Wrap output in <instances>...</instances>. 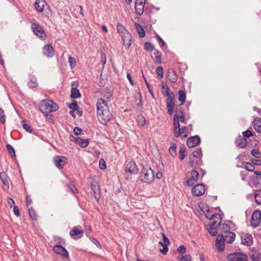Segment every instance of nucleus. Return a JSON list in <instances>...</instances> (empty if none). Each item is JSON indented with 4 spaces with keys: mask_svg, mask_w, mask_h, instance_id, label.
Wrapping results in <instances>:
<instances>
[{
    "mask_svg": "<svg viewBox=\"0 0 261 261\" xmlns=\"http://www.w3.org/2000/svg\"><path fill=\"white\" fill-rule=\"evenodd\" d=\"M97 116L100 123L106 124L112 117V114L110 112L108 103L102 98H98L96 103Z\"/></svg>",
    "mask_w": 261,
    "mask_h": 261,
    "instance_id": "f257e3e1",
    "label": "nucleus"
},
{
    "mask_svg": "<svg viewBox=\"0 0 261 261\" xmlns=\"http://www.w3.org/2000/svg\"><path fill=\"white\" fill-rule=\"evenodd\" d=\"M210 220L213 222L207 226V229L209 233L212 236H215L218 233V225L221 223V218L219 214H212L210 217Z\"/></svg>",
    "mask_w": 261,
    "mask_h": 261,
    "instance_id": "f03ea898",
    "label": "nucleus"
},
{
    "mask_svg": "<svg viewBox=\"0 0 261 261\" xmlns=\"http://www.w3.org/2000/svg\"><path fill=\"white\" fill-rule=\"evenodd\" d=\"M58 108L56 103L50 100H43L40 104V110L44 114L55 112Z\"/></svg>",
    "mask_w": 261,
    "mask_h": 261,
    "instance_id": "7ed1b4c3",
    "label": "nucleus"
},
{
    "mask_svg": "<svg viewBox=\"0 0 261 261\" xmlns=\"http://www.w3.org/2000/svg\"><path fill=\"white\" fill-rule=\"evenodd\" d=\"M154 175L153 170L148 166H143L140 174V179L146 183L151 182L154 179Z\"/></svg>",
    "mask_w": 261,
    "mask_h": 261,
    "instance_id": "20e7f679",
    "label": "nucleus"
},
{
    "mask_svg": "<svg viewBox=\"0 0 261 261\" xmlns=\"http://www.w3.org/2000/svg\"><path fill=\"white\" fill-rule=\"evenodd\" d=\"M31 29L33 33L38 36L41 40H44L46 38V34L42 27L37 23H32Z\"/></svg>",
    "mask_w": 261,
    "mask_h": 261,
    "instance_id": "39448f33",
    "label": "nucleus"
},
{
    "mask_svg": "<svg viewBox=\"0 0 261 261\" xmlns=\"http://www.w3.org/2000/svg\"><path fill=\"white\" fill-rule=\"evenodd\" d=\"M187 176L186 183L188 186H193L197 181L199 177L198 172L195 169L188 172Z\"/></svg>",
    "mask_w": 261,
    "mask_h": 261,
    "instance_id": "423d86ee",
    "label": "nucleus"
},
{
    "mask_svg": "<svg viewBox=\"0 0 261 261\" xmlns=\"http://www.w3.org/2000/svg\"><path fill=\"white\" fill-rule=\"evenodd\" d=\"M228 261H248V257L241 252H235L229 254L227 256Z\"/></svg>",
    "mask_w": 261,
    "mask_h": 261,
    "instance_id": "0eeeda50",
    "label": "nucleus"
},
{
    "mask_svg": "<svg viewBox=\"0 0 261 261\" xmlns=\"http://www.w3.org/2000/svg\"><path fill=\"white\" fill-rule=\"evenodd\" d=\"M175 105V96L173 92H170V95L167 97V108L169 115L173 113V109Z\"/></svg>",
    "mask_w": 261,
    "mask_h": 261,
    "instance_id": "6e6552de",
    "label": "nucleus"
},
{
    "mask_svg": "<svg viewBox=\"0 0 261 261\" xmlns=\"http://www.w3.org/2000/svg\"><path fill=\"white\" fill-rule=\"evenodd\" d=\"M67 163V159L65 156L56 155L54 158V163L59 169H62Z\"/></svg>",
    "mask_w": 261,
    "mask_h": 261,
    "instance_id": "1a4fd4ad",
    "label": "nucleus"
},
{
    "mask_svg": "<svg viewBox=\"0 0 261 261\" xmlns=\"http://www.w3.org/2000/svg\"><path fill=\"white\" fill-rule=\"evenodd\" d=\"M251 224L252 226L257 227L261 222V211L259 210L255 211L251 216Z\"/></svg>",
    "mask_w": 261,
    "mask_h": 261,
    "instance_id": "9d476101",
    "label": "nucleus"
},
{
    "mask_svg": "<svg viewBox=\"0 0 261 261\" xmlns=\"http://www.w3.org/2000/svg\"><path fill=\"white\" fill-rule=\"evenodd\" d=\"M53 250L56 254L60 255L67 259H69V255L67 250L62 245H56L54 247Z\"/></svg>",
    "mask_w": 261,
    "mask_h": 261,
    "instance_id": "9b49d317",
    "label": "nucleus"
},
{
    "mask_svg": "<svg viewBox=\"0 0 261 261\" xmlns=\"http://www.w3.org/2000/svg\"><path fill=\"white\" fill-rule=\"evenodd\" d=\"M162 236L163 237L162 241H160L159 243L163 247V248L160 249V251L163 254H166L168 250V246L170 244V241L164 233H162Z\"/></svg>",
    "mask_w": 261,
    "mask_h": 261,
    "instance_id": "f8f14e48",
    "label": "nucleus"
},
{
    "mask_svg": "<svg viewBox=\"0 0 261 261\" xmlns=\"http://www.w3.org/2000/svg\"><path fill=\"white\" fill-rule=\"evenodd\" d=\"M205 192V187L203 184H197L192 189V193L196 196L203 195Z\"/></svg>",
    "mask_w": 261,
    "mask_h": 261,
    "instance_id": "ddd939ff",
    "label": "nucleus"
},
{
    "mask_svg": "<svg viewBox=\"0 0 261 261\" xmlns=\"http://www.w3.org/2000/svg\"><path fill=\"white\" fill-rule=\"evenodd\" d=\"M225 241L222 234H218L216 240V246L218 251L224 250L225 247Z\"/></svg>",
    "mask_w": 261,
    "mask_h": 261,
    "instance_id": "4468645a",
    "label": "nucleus"
},
{
    "mask_svg": "<svg viewBox=\"0 0 261 261\" xmlns=\"http://www.w3.org/2000/svg\"><path fill=\"white\" fill-rule=\"evenodd\" d=\"M70 138H71V141H74L75 143L79 144L83 148L87 147L89 143V140L88 139H83L79 137L75 138L72 135L70 136Z\"/></svg>",
    "mask_w": 261,
    "mask_h": 261,
    "instance_id": "2eb2a0df",
    "label": "nucleus"
},
{
    "mask_svg": "<svg viewBox=\"0 0 261 261\" xmlns=\"http://www.w3.org/2000/svg\"><path fill=\"white\" fill-rule=\"evenodd\" d=\"M125 171L130 174H136L138 171V169L136 163L133 161L128 162L125 167Z\"/></svg>",
    "mask_w": 261,
    "mask_h": 261,
    "instance_id": "dca6fc26",
    "label": "nucleus"
},
{
    "mask_svg": "<svg viewBox=\"0 0 261 261\" xmlns=\"http://www.w3.org/2000/svg\"><path fill=\"white\" fill-rule=\"evenodd\" d=\"M200 139L199 137L198 136H195L188 139L187 144L189 147L192 148L197 145L200 143Z\"/></svg>",
    "mask_w": 261,
    "mask_h": 261,
    "instance_id": "f3484780",
    "label": "nucleus"
},
{
    "mask_svg": "<svg viewBox=\"0 0 261 261\" xmlns=\"http://www.w3.org/2000/svg\"><path fill=\"white\" fill-rule=\"evenodd\" d=\"M101 95L103 97L102 98L107 103L111 100L112 90L108 87L105 88L101 92Z\"/></svg>",
    "mask_w": 261,
    "mask_h": 261,
    "instance_id": "a211bd4d",
    "label": "nucleus"
},
{
    "mask_svg": "<svg viewBox=\"0 0 261 261\" xmlns=\"http://www.w3.org/2000/svg\"><path fill=\"white\" fill-rule=\"evenodd\" d=\"M247 143V139H245V138L243 137L241 135H239L236 138L235 144L240 148H244L246 146Z\"/></svg>",
    "mask_w": 261,
    "mask_h": 261,
    "instance_id": "6ab92c4d",
    "label": "nucleus"
},
{
    "mask_svg": "<svg viewBox=\"0 0 261 261\" xmlns=\"http://www.w3.org/2000/svg\"><path fill=\"white\" fill-rule=\"evenodd\" d=\"M43 54L44 55L49 58L54 56V49L50 44H47L44 46L43 48Z\"/></svg>",
    "mask_w": 261,
    "mask_h": 261,
    "instance_id": "aec40b11",
    "label": "nucleus"
},
{
    "mask_svg": "<svg viewBox=\"0 0 261 261\" xmlns=\"http://www.w3.org/2000/svg\"><path fill=\"white\" fill-rule=\"evenodd\" d=\"M91 189L93 192V195L95 199L97 201H98L100 197V192L99 186L96 182H94L91 184Z\"/></svg>",
    "mask_w": 261,
    "mask_h": 261,
    "instance_id": "412c9836",
    "label": "nucleus"
},
{
    "mask_svg": "<svg viewBox=\"0 0 261 261\" xmlns=\"http://www.w3.org/2000/svg\"><path fill=\"white\" fill-rule=\"evenodd\" d=\"M123 39V45L126 47L129 48L132 44V35L128 32H125L124 34L121 36Z\"/></svg>",
    "mask_w": 261,
    "mask_h": 261,
    "instance_id": "4be33fe9",
    "label": "nucleus"
},
{
    "mask_svg": "<svg viewBox=\"0 0 261 261\" xmlns=\"http://www.w3.org/2000/svg\"><path fill=\"white\" fill-rule=\"evenodd\" d=\"M175 137H180L181 139L186 138L188 137L187 128L186 126H182L179 128L176 131L174 132Z\"/></svg>",
    "mask_w": 261,
    "mask_h": 261,
    "instance_id": "5701e85b",
    "label": "nucleus"
},
{
    "mask_svg": "<svg viewBox=\"0 0 261 261\" xmlns=\"http://www.w3.org/2000/svg\"><path fill=\"white\" fill-rule=\"evenodd\" d=\"M253 238L252 236L248 233L241 234L242 243L247 246H250L252 244Z\"/></svg>",
    "mask_w": 261,
    "mask_h": 261,
    "instance_id": "b1692460",
    "label": "nucleus"
},
{
    "mask_svg": "<svg viewBox=\"0 0 261 261\" xmlns=\"http://www.w3.org/2000/svg\"><path fill=\"white\" fill-rule=\"evenodd\" d=\"M70 235L74 239L81 238L83 236V231L82 229H78L74 227L72 230L70 231Z\"/></svg>",
    "mask_w": 261,
    "mask_h": 261,
    "instance_id": "393cba45",
    "label": "nucleus"
},
{
    "mask_svg": "<svg viewBox=\"0 0 261 261\" xmlns=\"http://www.w3.org/2000/svg\"><path fill=\"white\" fill-rule=\"evenodd\" d=\"M167 79L172 83H175L177 80V75L173 69H169L167 72Z\"/></svg>",
    "mask_w": 261,
    "mask_h": 261,
    "instance_id": "a878e982",
    "label": "nucleus"
},
{
    "mask_svg": "<svg viewBox=\"0 0 261 261\" xmlns=\"http://www.w3.org/2000/svg\"><path fill=\"white\" fill-rule=\"evenodd\" d=\"M226 243L231 244L235 239L236 234L233 232H228L227 233L222 234Z\"/></svg>",
    "mask_w": 261,
    "mask_h": 261,
    "instance_id": "bb28decb",
    "label": "nucleus"
},
{
    "mask_svg": "<svg viewBox=\"0 0 261 261\" xmlns=\"http://www.w3.org/2000/svg\"><path fill=\"white\" fill-rule=\"evenodd\" d=\"M45 4L43 0H36L34 4L36 10L40 13L43 12Z\"/></svg>",
    "mask_w": 261,
    "mask_h": 261,
    "instance_id": "cd10ccee",
    "label": "nucleus"
},
{
    "mask_svg": "<svg viewBox=\"0 0 261 261\" xmlns=\"http://www.w3.org/2000/svg\"><path fill=\"white\" fill-rule=\"evenodd\" d=\"M201 162V158H193L190 156L189 164L191 167L196 168L197 165H200Z\"/></svg>",
    "mask_w": 261,
    "mask_h": 261,
    "instance_id": "c85d7f7f",
    "label": "nucleus"
},
{
    "mask_svg": "<svg viewBox=\"0 0 261 261\" xmlns=\"http://www.w3.org/2000/svg\"><path fill=\"white\" fill-rule=\"evenodd\" d=\"M250 257L252 261H260V253L257 250H252L250 253Z\"/></svg>",
    "mask_w": 261,
    "mask_h": 261,
    "instance_id": "c756f323",
    "label": "nucleus"
},
{
    "mask_svg": "<svg viewBox=\"0 0 261 261\" xmlns=\"http://www.w3.org/2000/svg\"><path fill=\"white\" fill-rule=\"evenodd\" d=\"M254 129L258 133H261V118L255 119L253 122Z\"/></svg>",
    "mask_w": 261,
    "mask_h": 261,
    "instance_id": "7c9ffc66",
    "label": "nucleus"
},
{
    "mask_svg": "<svg viewBox=\"0 0 261 261\" xmlns=\"http://www.w3.org/2000/svg\"><path fill=\"white\" fill-rule=\"evenodd\" d=\"M135 11L137 15H141L144 11V4L135 3Z\"/></svg>",
    "mask_w": 261,
    "mask_h": 261,
    "instance_id": "2f4dec72",
    "label": "nucleus"
},
{
    "mask_svg": "<svg viewBox=\"0 0 261 261\" xmlns=\"http://www.w3.org/2000/svg\"><path fill=\"white\" fill-rule=\"evenodd\" d=\"M173 125H174V132L176 131L179 127V117L178 115L177 114H175L173 116Z\"/></svg>",
    "mask_w": 261,
    "mask_h": 261,
    "instance_id": "473e14b6",
    "label": "nucleus"
},
{
    "mask_svg": "<svg viewBox=\"0 0 261 261\" xmlns=\"http://www.w3.org/2000/svg\"><path fill=\"white\" fill-rule=\"evenodd\" d=\"M135 28L140 37L143 38L145 36V33L143 27L139 23H135Z\"/></svg>",
    "mask_w": 261,
    "mask_h": 261,
    "instance_id": "72a5a7b5",
    "label": "nucleus"
},
{
    "mask_svg": "<svg viewBox=\"0 0 261 261\" xmlns=\"http://www.w3.org/2000/svg\"><path fill=\"white\" fill-rule=\"evenodd\" d=\"M81 96L79 90L76 88H72L71 90L70 97L72 98H77Z\"/></svg>",
    "mask_w": 261,
    "mask_h": 261,
    "instance_id": "f704fd0d",
    "label": "nucleus"
},
{
    "mask_svg": "<svg viewBox=\"0 0 261 261\" xmlns=\"http://www.w3.org/2000/svg\"><path fill=\"white\" fill-rule=\"evenodd\" d=\"M254 195L256 203L258 204H261V190H255Z\"/></svg>",
    "mask_w": 261,
    "mask_h": 261,
    "instance_id": "c9c22d12",
    "label": "nucleus"
},
{
    "mask_svg": "<svg viewBox=\"0 0 261 261\" xmlns=\"http://www.w3.org/2000/svg\"><path fill=\"white\" fill-rule=\"evenodd\" d=\"M178 100L181 102V103L179 105V106L182 105L185 100L186 98V93L183 90H179L178 92Z\"/></svg>",
    "mask_w": 261,
    "mask_h": 261,
    "instance_id": "e433bc0d",
    "label": "nucleus"
},
{
    "mask_svg": "<svg viewBox=\"0 0 261 261\" xmlns=\"http://www.w3.org/2000/svg\"><path fill=\"white\" fill-rule=\"evenodd\" d=\"M68 107L71 110L76 111L78 112V113H79L80 116L82 115V112L80 111V107L78 106L76 101L70 103Z\"/></svg>",
    "mask_w": 261,
    "mask_h": 261,
    "instance_id": "4c0bfd02",
    "label": "nucleus"
},
{
    "mask_svg": "<svg viewBox=\"0 0 261 261\" xmlns=\"http://www.w3.org/2000/svg\"><path fill=\"white\" fill-rule=\"evenodd\" d=\"M0 178L4 185L9 187L8 176L5 172H2L0 173Z\"/></svg>",
    "mask_w": 261,
    "mask_h": 261,
    "instance_id": "58836bf2",
    "label": "nucleus"
},
{
    "mask_svg": "<svg viewBox=\"0 0 261 261\" xmlns=\"http://www.w3.org/2000/svg\"><path fill=\"white\" fill-rule=\"evenodd\" d=\"M219 229L221 230L224 233H227L228 232H230L229 231L230 230V227L227 224H222L220 223V225H218Z\"/></svg>",
    "mask_w": 261,
    "mask_h": 261,
    "instance_id": "ea45409f",
    "label": "nucleus"
},
{
    "mask_svg": "<svg viewBox=\"0 0 261 261\" xmlns=\"http://www.w3.org/2000/svg\"><path fill=\"white\" fill-rule=\"evenodd\" d=\"M65 187L67 191L70 192L74 194L77 192V190L75 187L71 184H66Z\"/></svg>",
    "mask_w": 261,
    "mask_h": 261,
    "instance_id": "a19ab883",
    "label": "nucleus"
},
{
    "mask_svg": "<svg viewBox=\"0 0 261 261\" xmlns=\"http://www.w3.org/2000/svg\"><path fill=\"white\" fill-rule=\"evenodd\" d=\"M243 166L245 169L247 170L248 171L250 172H254V167L252 163L245 162L243 163Z\"/></svg>",
    "mask_w": 261,
    "mask_h": 261,
    "instance_id": "79ce46f5",
    "label": "nucleus"
},
{
    "mask_svg": "<svg viewBox=\"0 0 261 261\" xmlns=\"http://www.w3.org/2000/svg\"><path fill=\"white\" fill-rule=\"evenodd\" d=\"M22 126L23 128L28 132L31 133L32 132V129L31 128V126L29 123L26 122L25 121L22 120L21 121Z\"/></svg>",
    "mask_w": 261,
    "mask_h": 261,
    "instance_id": "37998d69",
    "label": "nucleus"
},
{
    "mask_svg": "<svg viewBox=\"0 0 261 261\" xmlns=\"http://www.w3.org/2000/svg\"><path fill=\"white\" fill-rule=\"evenodd\" d=\"M117 29L118 33L121 35V36H123V34H124L125 32H128L125 28L121 24L118 23L117 25Z\"/></svg>",
    "mask_w": 261,
    "mask_h": 261,
    "instance_id": "c03bdc74",
    "label": "nucleus"
},
{
    "mask_svg": "<svg viewBox=\"0 0 261 261\" xmlns=\"http://www.w3.org/2000/svg\"><path fill=\"white\" fill-rule=\"evenodd\" d=\"M37 85V82L35 78H32L28 83V85L30 88H36Z\"/></svg>",
    "mask_w": 261,
    "mask_h": 261,
    "instance_id": "a18cd8bd",
    "label": "nucleus"
},
{
    "mask_svg": "<svg viewBox=\"0 0 261 261\" xmlns=\"http://www.w3.org/2000/svg\"><path fill=\"white\" fill-rule=\"evenodd\" d=\"M6 115L5 114L4 111L0 108V122L4 124L6 122Z\"/></svg>",
    "mask_w": 261,
    "mask_h": 261,
    "instance_id": "49530a36",
    "label": "nucleus"
},
{
    "mask_svg": "<svg viewBox=\"0 0 261 261\" xmlns=\"http://www.w3.org/2000/svg\"><path fill=\"white\" fill-rule=\"evenodd\" d=\"M7 149L9 151V153L12 156H15V152L14 148L10 145L7 144L6 146Z\"/></svg>",
    "mask_w": 261,
    "mask_h": 261,
    "instance_id": "de8ad7c7",
    "label": "nucleus"
},
{
    "mask_svg": "<svg viewBox=\"0 0 261 261\" xmlns=\"http://www.w3.org/2000/svg\"><path fill=\"white\" fill-rule=\"evenodd\" d=\"M251 154L255 158H258L261 156V153L258 149H253L251 150Z\"/></svg>",
    "mask_w": 261,
    "mask_h": 261,
    "instance_id": "09e8293b",
    "label": "nucleus"
},
{
    "mask_svg": "<svg viewBox=\"0 0 261 261\" xmlns=\"http://www.w3.org/2000/svg\"><path fill=\"white\" fill-rule=\"evenodd\" d=\"M202 154V151L200 149L195 150L192 152L190 156L193 158H201L200 156Z\"/></svg>",
    "mask_w": 261,
    "mask_h": 261,
    "instance_id": "8fccbe9b",
    "label": "nucleus"
},
{
    "mask_svg": "<svg viewBox=\"0 0 261 261\" xmlns=\"http://www.w3.org/2000/svg\"><path fill=\"white\" fill-rule=\"evenodd\" d=\"M144 46L146 49L150 51H153L154 49L153 45L150 42H145L144 44Z\"/></svg>",
    "mask_w": 261,
    "mask_h": 261,
    "instance_id": "3c124183",
    "label": "nucleus"
},
{
    "mask_svg": "<svg viewBox=\"0 0 261 261\" xmlns=\"http://www.w3.org/2000/svg\"><path fill=\"white\" fill-rule=\"evenodd\" d=\"M176 146L175 144H172L169 149V151L170 152V153L171 154V155L173 156H174L176 153Z\"/></svg>",
    "mask_w": 261,
    "mask_h": 261,
    "instance_id": "603ef678",
    "label": "nucleus"
},
{
    "mask_svg": "<svg viewBox=\"0 0 261 261\" xmlns=\"http://www.w3.org/2000/svg\"><path fill=\"white\" fill-rule=\"evenodd\" d=\"M243 137H244L245 139L249 138L250 137L253 136V133L249 130H246L243 132Z\"/></svg>",
    "mask_w": 261,
    "mask_h": 261,
    "instance_id": "864d4df0",
    "label": "nucleus"
},
{
    "mask_svg": "<svg viewBox=\"0 0 261 261\" xmlns=\"http://www.w3.org/2000/svg\"><path fill=\"white\" fill-rule=\"evenodd\" d=\"M179 261H189L191 260V256L189 254L178 257Z\"/></svg>",
    "mask_w": 261,
    "mask_h": 261,
    "instance_id": "5fc2aeb1",
    "label": "nucleus"
},
{
    "mask_svg": "<svg viewBox=\"0 0 261 261\" xmlns=\"http://www.w3.org/2000/svg\"><path fill=\"white\" fill-rule=\"evenodd\" d=\"M68 62L70 64L71 68H73L76 66L75 59L72 57H69Z\"/></svg>",
    "mask_w": 261,
    "mask_h": 261,
    "instance_id": "6e6d98bb",
    "label": "nucleus"
},
{
    "mask_svg": "<svg viewBox=\"0 0 261 261\" xmlns=\"http://www.w3.org/2000/svg\"><path fill=\"white\" fill-rule=\"evenodd\" d=\"M29 215H30V217H31V218L32 219L35 220L37 219V215L33 209H32V208L29 209Z\"/></svg>",
    "mask_w": 261,
    "mask_h": 261,
    "instance_id": "4d7b16f0",
    "label": "nucleus"
},
{
    "mask_svg": "<svg viewBox=\"0 0 261 261\" xmlns=\"http://www.w3.org/2000/svg\"><path fill=\"white\" fill-rule=\"evenodd\" d=\"M138 121L139 124L141 125V126H144L146 123L145 118L143 116H140L139 117H138Z\"/></svg>",
    "mask_w": 261,
    "mask_h": 261,
    "instance_id": "13d9d810",
    "label": "nucleus"
},
{
    "mask_svg": "<svg viewBox=\"0 0 261 261\" xmlns=\"http://www.w3.org/2000/svg\"><path fill=\"white\" fill-rule=\"evenodd\" d=\"M99 168L101 170L105 169L106 168V163L103 159H100L99 162Z\"/></svg>",
    "mask_w": 261,
    "mask_h": 261,
    "instance_id": "bf43d9fd",
    "label": "nucleus"
},
{
    "mask_svg": "<svg viewBox=\"0 0 261 261\" xmlns=\"http://www.w3.org/2000/svg\"><path fill=\"white\" fill-rule=\"evenodd\" d=\"M179 157L181 160H184L185 157V150L184 148H181L179 151Z\"/></svg>",
    "mask_w": 261,
    "mask_h": 261,
    "instance_id": "052dcab7",
    "label": "nucleus"
},
{
    "mask_svg": "<svg viewBox=\"0 0 261 261\" xmlns=\"http://www.w3.org/2000/svg\"><path fill=\"white\" fill-rule=\"evenodd\" d=\"M156 72H157V74L159 76H160L161 77H162L163 76V67L160 66H159L157 68H156Z\"/></svg>",
    "mask_w": 261,
    "mask_h": 261,
    "instance_id": "680f3d73",
    "label": "nucleus"
},
{
    "mask_svg": "<svg viewBox=\"0 0 261 261\" xmlns=\"http://www.w3.org/2000/svg\"><path fill=\"white\" fill-rule=\"evenodd\" d=\"M13 212L16 216H17V217L20 216L19 210L17 206L13 205Z\"/></svg>",
    "mask_w": 261,
    "mask_h": 261,
    "instance_id": "e2e57ef3",
    "label": "nucleus"
},
{
    "mask_svg": "<svg viewBox=\"0 0 261 261\" xmlns=\"http://www.w3.org/2000/svg\"><path fill=\"white\" fill-rule=\"evenodd\" d=\"M186 248L184 245H180L178 247L177 251L181 254L184 253L186 252Z\"/></svg>",
    "mask_w": 261,
    "mask_h": 261,
    "instance_id": "0e129e2a",
    "label": "nucleus"
},
{
    "mask_svg": "<svg viewBox=\"0 0 261 261\" xmlns=\"http://www.w3.org/2000/svg\"><path fill=\"white\" fill-rule=\"evenodd\" d=\"M82 132V129L79 128V127H75L73 129V132L76 135H78L80 134H81V133Z\"/></svg>",
    "mask_w": 261,
    "mask_h": 261,
    "instance_id": "69168bd1",
    "label": "nucleus"
},
{
    "mask_svg": "<svg viewBox=\"0 0 261 261\" xmlns=\"http://www.w3.org/2000/svg\"><path fill=\"white\" fill-rule=\"evenodd\" d=\"M254 185H257L261 184V178H259L257 177H253Z\"/></svg>",
    "mask_w": 261,
    "mask_h": 261,
    "instance_id": "338daca9",
    "label": "nucleus"
},
{
    "mask_svg": "<svg viewBox=\"0 0 261 261\" xmlns=\"http://www.w3.org/2000/svg\"><path fill=\"white\" fill-rule=\"evenodd\" d=\"M251 163L255 165L260 166L261 165V161L259 160L252 159Z\"/></svg>",
    "mask_w": 261,
    "mask_h": 261,
    "instance_id": "774afa93",
    "label": "nucleus"
}]
</instances>
